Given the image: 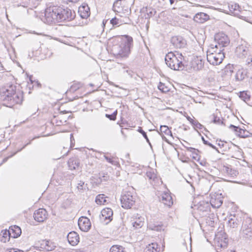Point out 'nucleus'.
<instances>
[{"label": "nucleus", "instance_id": "1", "mask_svg": "<svg viewBox=\"0 0 252 252\" xmlns=\"http://www.w3.org/2000/svg\"><path fill=\"white\" fill-rule=\"evenodd\" d=\"M47 22L51 24L56 22L70 21L75 17V13L68 7L53 6L47 7L45 11Z\"/></svg>", "mask_w": 252, "mask_h": 252}, {"label": "nucleus", "instance_id": "2", "mask_svg": "<svg viewBox=\"0 0 252 252\" xmlns=\"http://www.w3.org/2000/svg\"><path fill=\"white\" fill-rule=\"evenodd\" d=\"M23 94L20 91H16V86L8 84L0 89V99L4 104L9 107L21 104L23 101Z\"/></svg>", "mask_w": 252, "mask_h": 252}, {"label": "nucleus", "instance_id": "3", "mask_svg": "<svg viewBox=\"0 0 252 252\" xmlns=\"http://www.w3.org/2000/svg\"><path fill=\"white\" fill-rule=\"evenodd\" d=\"M185 58L179 52H170L165 57V62L167 65L174 70H182L184 68L183 61Z\"/></svg>", "mask_w": 252, "mask_h": 252}, {"label": "nucleus", "instance_id": "4", "mask_svg": "<svg viewBox=\"0 0 252 252\" xmlns=\"http://www.w3.org/2000/svg\"><path fill=\"white\" fill-rule=\"evenodd\" d=\"M212 45L207 51V61L213 65H217L221 63L224 58L223 49L218 48L217 45Z\"/></svg>", "mask_w": 252, "mask_h": 252}, {"label": "nucleus", "instance_id": "5", "mask_svg": "<svg viewBox=\"0 0 252 252\" xmlns=\"http://www.w3.org/2000/svg\"><path fill=\"white\" fill-rule=\"evenodd\" d=\"M133 39L131 36L126 35L122 38L121 44L118 48V52H115L114 55L122 58H126L130 52V48L132 46Z\"/></svg>", "mask_w": 252, "mask_h": 252}, {"label": "nucleus", "instance_id": "6", "mask_svg": "<svg viewBox=\"0 0 252 252\" xmlns=\"http://www.w3.org/2000/svg\"><path fill=\"white\" fill-rule=\"evenodd\" d=\"M135 196L130 191H125L121 196L122 207L125 209H130L135 204Z\"/></svg>", "mask_w": 252, "mask_h": 252}, {"label": "nucleus", "instance_id": "7", "mask_svg": "<svg viewBox=\"0 0 252 252\" xmlns=\"http://www.w3.org/2000/svg\"><path fill=\"white\" fill-rule=\"evenodd\" d=\"M241 234L243 237L247 238L252 236V221L251 219H248L243 222Z\"/></svg>", "mask_w": 252, "mask_h": 252}, {"label": "nucleus", "instance_id": "8", "mask_svg": "<svg viewBox=\"0 0 252 252\" xmlns=\"http://www.w3.org/2000/svg\"><path fill=\"white\" fill-rule=\"evenodd\" d=\"M215 40L217 43L218 48L222 49L227 46L229 43V39L228 36L224 33H219L215 35Z\"/></svg>", "mask_w": 252, "mask_h": 252}, {"label": "nucleus", "instance_id": "9", "mask_svg": "<svg viewBox=\"0 0 252 252\" xmlns=\"http://www.w3.org/2000/svg\"><path fill=\"white\" fill-rule=\"evenodd\" d=\"M113 212L110 208H106L101 211L100 220L105 224L109 223L113 220Z\"/></svg>", "mask_w": 252, "mask_h": 252}, {"label": "nucleus", "instance_id": "10", "mask_svg": "<svg viewBox=\"0 0 252 252\" xmlns=\"http://www.w3.org/2000/svg\"><path fill=\"white\" fill-rule=\"evenodd\" d=\"M236 53L240 58H245L248 56L249 57H252L251 55L252 51L249 48L241 45L238 46L236 49Z\"/></svg>", "mask_w": 252, "mask_h": 252}, {"label": "nucleus", "instance_id": "11", "mask_svg": "<svg viewBox=\"0 0 252 252\" xmlns=\"http://www.w3.org/2000/svg\"><path fill=\"white\" fill-rule=\"evenodd\" d=\"M79 228L83 231L87 232L91 227L90 220L87 217H82L79 218L78 222Z\"/></svg>", "mask_w": 252, "mask_h": 252}, {"label": "nucleus", "instance_id": "12", "mask_svg": "<svg viewBox=\"0 0 252 252\" xmlns=\"http://www.w3.org/2000/svg\"><path fill=\"white\" fill-rule=\"evenodd\" d=\"M33 218L38 222H43L47 218V212L45 209L40 208L35 211Z\"/></svg>", "mask_w": 252, "mask_h": 252}, {"label": "nucleus", "instance_id": "13", "mask_svg": "<svg viewBox=\"0 0 252 252\" xmlns=\"http://www.w3.org/2000/svg\"><path fill=\"white\" fill-rule=\"evenodd\" d=\"M229 127L235 131L236 135L241 138L248 137L250 134V133L247 130L241 128L233 125H230Z\"/></svg>", "mask_w": 252, "mask_h": 252}, {"label": "nucleus", "instance_id": "14", "mask_svg": "<svg viewBox=\"0 0 252 252\" xmlns=\"http://www.w3.org/2000/svg\"><path fill=\"white\" fill-rule=\"evenodd\" d=\"M172 44L177 48L184 47L186 45V41L182 36H173L171 39Z\"/></svg>", "mask_w": 252, "mask_h": 252}, {"label": "nucleus", "instance_id": "15", "mask_svg": "<svg viewBox=\"0 0 252 252\" xmlns=\"http://www.w3.org/2000/svg\"><path fill=\"white\" fill-rule=\"evenodd\" d=\"M67 238L68 243L72 246H76L79 242V236L75 231L70 232Z\"/></svg>", "mask_w": 252, "mask_h": 252}, {"label": "nucleus", "instance_id": "16", "mask_svg": "<svg viewBox=\"0 0 252 252\" xmlns=\"http://www.w3.org/2000/svg\"><path fill=\"white\" fill-rule=\"evenodd\" d=\"M144 219L139 216L138 214H137L135 216H134L131 220L133 226L135 228H141L144 224Z\"/></svg>", "mask_w": 252, "mask_h": 252}, {"label": "nucleus", "instance_id": "17", "mask_svg": "<svg viewBox=\"0 0 252 252\" xmlns=\"http://www.w3.org/2000/svg\"><path fill=\"white\" fill-rule=\"evenodd\" d=\"M160 201L167 206H171L173 204L172 198L167 192L162 193L159 197Z\"/></svg>", "mask_w": 252, "mask_h": 252}, {"label": "nucleus", "instance_id": "18", "mask_svg": "<svg viewBox=\"0 0 252 252\" xmlns=\"http://www.w3.org/2000/svg\"><path fill=\"white\" fill-rule=\"evenodd\" d=\"M78 12L82 18L86 19L90 15V7L87 4L82 5L79 7Z\"/></svg>", "mask_w": 252, "mask_h": 252}, {"label": "nucleus", "instance_id": "19", "mask_svg": "<svg viewBox=\"0 0 252 252\" xmlns=\"http://www.w3.org/2000/svg\"><path fill=\"white\" fill-rule=\"evenodd\" d=\"M210 19L209 16L203 12H199L195 14L194 20L199 23H203Z\"/></svg>", "mask_w": 252, "mask_h": 252}, {"label": "nucleus", "instance_id": "20", "mask_svg": "<svg viewBox=\"0 0 252 252\" xmlns=\"http://www.w3.org/2000/svg\"><path fill=\"white\" fill-rule=\"evenodd\" d=\"M9 232L11 233V237L14 238L20 236L22 232L20 227L17 225L11 226L9 228Z\"/></svg>", "mask_w": 252, "mask_h": 252}, {"label": "nucleus", "instance_id": "21", "mask_svg": "<svg viewBox=\"0 0 252 252\" xmlns=\"http://www.w3.org/2000/svg\"><path fill=\"white\" fill-rule=\"evenodd\" d=\"M68 164L70 170H75L79 168L80 165V160L77 158H70L68 161Z\"/></svg>", "mask_w": 252, "mask_h": 252}, {"label": "nucleus", "instance_id": "22", "mask_svg": "<svg viewBox=\"0 0 252 252\" xmlns=\"http://www.w3.org/2000/svg\"><path fill=\"white\" fill-rule=\"evenodd\" d=\"M223 201L220 196L211 197L210 203L212 207L215 208H219L222 204Z\"/></svg>", "mask_w": 252, "mask_h": 252}, {"label": "nucleus", "instance_id": "23", "mask_svg": "<svg viewBox=\"0 0 252 252\" xmlns=\"http://www.w3.org/2000/svg\"><path fill=\"white\" fill-rule=\"evenodd\" d=\"M222 171L231 177L236 176L238 174L237 171L231 168V166H223L222 169Z\"/></svg>", "mask_w": 252, "mask_h": 252}, {"label": "nucleus", "instance_id": "24", "mask_svg": "<svg viewBox=\"0 0 252 252\" xmlns=\"http://www.w3.org/2000/svg\"><path fill=\"white\" fill-rule=\"evenodd\" d=\"M247 71L243 68H241V69H239L238 71H237L236 75H235V79L237 81H242L244 79L245 77L247 75Z\"/></svg>", "mask_w": 252, "mask_h": 252}, {"label": "nucleus", "instance_id": "25", "mask_svg": "<svg viewBox=\"0 0 252 252\" xmlns=\"http://www.w3.org/2000/svg\"><path fill=\"white\" fill-rule=\"evenodd\" d=\"M229 8L230 11L235 15H238L239 12L240 11V7L239 5L236 3H233L231 4H229Z\"/></svg>", "mask_w": 252, "mask_h": 252}, {"label": "nucleus", "instance_id": "26", "mask_svg": "<svg viewBox=\"0 0 252 252\" xmlns=\"http://www.w3.org/2000/svg\"><path fill=\"white\" fill-rule=\"evenodd\" d=\"M54 246L50 241L43 240L41 243V248L48 251H52Z\"/></svg>", "mask_w": 252, "mask_h": 252}, {"label": "nucleus", "instance_id": "27", "mask_svg": "<svg viewBox=\"0 0 252 252\" xmlns=\"http://www.w3.org/2000/svg\"><path fill=\"white\" fill-rule=\"evenodd\" d=\"M239 97L246 103L249 104V103L251 100V96L248 94L247 91L241 92L240 93Z\"/></svg>", "mask_w": 252, "mask_h": 252}, {"label": "nucleus", "instance_id": "28", "mask_svg": "<svg viewBox=\"0 0 252 252\" xmlns=\"http://www.w3.org/2000/svg\"><path fill=\"white\" fill-rule=\"evenodd\" d=\"M158 244L157 243H152L149 244L145 249V252H159L158 251Z\"/></svg>", "mask_w": 252, "mask_h": 252}, {"label": "nucleus", "instance_id": "29", "mask_svg": "<svg viewBox=\"0 0 252 252\" xmlns=\"http://www.w3.org/2000/svg\"><path fill=\"white\" fill-rule=\"evenodd\" d=\"M104 158L107 160V162L111 163V164L115 166H118L119 165V161H118V158H115L114 157L110 158L105 155L104 156Z\"/></svg>", "mask_w": 252, "mask_h": 252}, {"label": "nucleus", "instance_id": "30", "mask_svg": "<svg viewBox=\"0 0 252 252\" xmlns=\"http://www.w3.org/2000/svg\"><path fill=\"white\" fill-rule=\"evenodd\" d=\"M109 252H125V248L123 247L118 245H113L111 247Z\"/></svg>", "mask_w": 252, "mask_h": 252}, {"label": "nucleus", "instance_id": "31", "mask_svg": "<svg viewBox=\"0 0 252 252\" xmlns=\"http://www.w3.org/2000/svg\"><path fill=\"white\" fill-rule=\"evenodd\" d=\"M160 130L161 133H164L166 135H170L171 137H173L172 132L167 126H161L160 127Z\"/></svg>", "mask_w": 252, "mask_h": 252}, {"label": "nucleus", "instance_id": "32", "mask_svg": "<svg viewBox=\"0 0 252 252\" xmlns=\"http://www.w3.org/2000/svg\"><path fill=\"white\" fill-rule=\"evenodd\" d=\"M104 196V194H98L97 195L95 198V202L99 205L104 204L106 202V200Z\"/></svg>", "mask_w": 252, "mask_h": 252}, {"label": "nucleus", "instance_id": "33", "mask_svg": "<svg viewBox=\"0 0 252 252\" xmlns=\"http://www.w3.org/2000/svg\"><path fill=\"white\" fill-rule=\"evenodd\" d=\"M110 24L112 25V27H119L122 24V22L121 20L115 17L110 21Z\"/></svg>", "mask_w": 252, "mask_h": 252}, {"label": "nucleus", "instance_id": "34", "mask_svg": "<svg viewBox=\"0 0 252 252\" xmlns=\"http://www.w3.org/2000/svg\"><path fill=\"white\" fill-rule=\"evenodd\" d=\"M214 216L213 214H211L210 216H208L206 219V223L212 227L214 226L215 220L213 218Z\"/></svg>", "mask_w": 252, "mask_h": 252}, {"label": "nucleus", "instance_id": "35", "mask_svg": "<svg viewBox=\"0 0 252 252\" xmlns=\"http://www.w3.org/2000/svg\"><path fill=\"white\" fill-rule=\"evenodd\" d=\"M218 145L220 148H223V151H226L229 149L228 143L226 142L220 140Z\"/></svg>", "mask_w": 252, "mask_h": 252}, {"label": "nucleus", "instance_id": "36", "mask_svg": "<svg viewBox=\"0 0 252 252\" xmlns=\"http://www.w3.org/2000/svg\"><path fill=\"white\" fill-rule=\"evenodd\" d=\"M158 89L163 93L168 92L169 90V88L165 86V84L160 82L158 86Z\"/></svg>", "mask_w": 252, "mask_h": 252}, {"label": "nucleus", "instance_id": "37", "mask_svg": "<svg viewBox=\"0 0 252 252\" xmlns=\"http://www.w3.org/2000/svg\"><path fill=\"white\" fill-rule=\"evenodd\" d=\"M156 13V10L153 8H147V17L146 18H150V17L154 16Z\"/></svg>", "mask_w": 252, "mask_h": 252}, {"label": "nucleus", "instance_id": "38", "mask_svg": "<svg viewBox=\"0 0 252 252\" xmlns=\"http://www.w3.org/2000/svg\"><path fill=\"white\" fill-rule=\"evenodd\" d=\"M121 0H117L115 1L113 4V9L115 12H120V8L119 7V4Z\"/></svg>", "mask_w": 252, "mask_h": 252}, {"label": "nucleus", "instance_id": "39", "mask_svg": "<svg viewBox=\"0 0 252 252\" xmlns=\"http://www.w3.org/2000/svg\"><path fill=\"white\" fill-rule=\"evenodd\" d=\"M228 224L232 228H235L237 226V223L236 222V221L232 218L229 220Z\"/></svg>", "mask_w": 252, "mask_h": 252}, {"label": "nucleus", "instance_id": "40", "mask_svg": "<svg viewBox=\"0 0 252 252\" xmlns=\"http://www.w3.org/2000/svg\"><path fill=\"white\" fill-rule=\"evenodd\" d=\"M202 140L203 141V143L205 145H208L209 147L213 148V149H215V150H217V149L216 148V147L215 146H214L211 143L209 142L208 141L206 140L203 137H202Z\"/></svg>", "mask_w": 252, "mask_h": 252}, {"label": "nucleus", "instance_id": "41", "mask_svg": "<svg viewBox=\"0 0 252 252\" xmlns=\"http://www.w3.org/2000/svg\"><path fill=\"white\" fill-rule=\"evenodd\" d=\"M183 145L185 148H186L187 149L188 151L191 152L192 153V154H193V153H194V152H199V151L196 149H195V148H192V147H188L187 146H185V145H184V144H183Z\"/></svg>", "mask_w": 252, "mask_h": 252}, {"label": "nucleus", "instance_id": "42", "mask_svg": "<svg viewBox=\"0 0 252 252\" xmlns=\"http://www.w3.org/2000/svg\"><path fill=\"white\" fill-rule=\"evenodd\" d=\"M192 125L196 128L199 129H202L203 127V126L200 124L197 120H194L192 123Z\"/></svg>", "mask_w": 252, "mask_h": 252}, {"label": "nucleus", "instance_id": "43", "mask_svg": "<svg viewBox=\"0 0 252 252\" xmlns=\"http://www.w3.org/2000/svg\"><path fill=\"white\" fill-rule=\"evenodd\" d=\"M137 131L140 133L141 134H142V135H143V136L145 138V139L146 140H148V136L147 135V134H146V132H145L142 129V128L141 127H139L138 129H137Z\"/></svg>", "mask_w": 252, "mask_h": 252}, {"label": "nucleus", "instance_id": "44", "mask_svg": "<svg viewBox=\"0 0 252 252\" xmlns=\"http://www.w3.org/2000/svg\"><path fill=\"white\" fill-rule=\"evenodd\" d=\"M3 237L5 238V240H2V241H4V242L6 241V239L7 238L9 239V237H11V233L10 232H9V230L8 231H5L3 233Z\"/></svg>", "mask_w": 252, "mask_h": 252}, {"label": "nucleus", "instance_id": "45", "mask_svg": "<svg viewBox=\"0 0 252 252\" xmlns=\"http://www.w3.org/2000/svg\"><path fill=\"white\" fill-rule=\"evenodd\" d=\"M84 185V182L82 181H80L78 183V186H77V188H78V190H83Z\"/></svg>", "mask_w": 252, "mask_h": 252}, {"label": "nucleus", "instance_id": "46", "mask_svg": "<svg viewBox=\"0 0 252 252\" xmlns=\"http://www.w3.org/2000/svg\"><path fill=\"white\" fill-rule=\"evenodd\" d=\"M198 153L199 152L193 153V154H192V158H193L195 160H198L199 159V157L198 156Z\"/></svg>", "mask_w": 252, "mask_h": 252}, {"label": "nucleus", "instance_id": "47", "mask_svg": "<svg viewBox=\"0 0 252 252\" xmlns=\"http://www.w3.org/2000/svg\"><path fill=\"white\" fill-rule=\"evenodd\" d=\"M29 5V2L28 1H26L25 2H22L21 4H17V6H22L24 7H28Z\"/></svg>", "mask_w": 252, "mask_h": 252}, {"label": "nucleus", "instance_id": "48", "mask_svg": "<svg viewBox=\"0 0 252 252\" xmlns=\"http://www.w3.org/2000/svg\"><path fill=\"white\" fill-rule=\"evenodd\" d=\"M213 122L215 124H220V120L219 118H218L215 116H214Z\"/></svg>", "mask_w": 252, "mask_h": 252}, {"label": "nucleus", "instance_id": "49", "mask_svg": "<svg viewBox=\"0 0 252 252\" xmlns=\"http://www.w3.org/2000/svg\"><path fill=\"white\" fill-rule=\"evenodd\" d=\"M147 176L150 179H154L155 178V175L154 174H152L151 172H147Z\"/></svg>", "mask_w": 252, "mask_h": 252}, {"label": "nucleus", "instance_id": "50", "mask_svg": "<svg viewBox=\"0 0 252 252\" xmlns=\"http://www.w3.org/2000/svg\"><path fill=\"white\" fill-rule=\"evenodd\" d=\"M112 116H113V114H111V115H109V114H106V117L108 118H109L110 120H115L116 119H113V117Z\"/></svg>", "mask_w": 252, "mask_h": 252}, {"label": "nucleus", "instance_id": "51", "mask_svg": "<svg viewBox=\"0 0 252 252\" xmlns=\"http://www.w3.org/2000/svg\"><path fill=\"white\" fill-rule=\"evenodd\" d=\"M187 120L189 121V122L192 124L193 121H194V120L191 118L189 116H187Z\"/></svg>", "mask_w": 252, "mask_h": 252}, {"label": "nucleus", "instance_id": "52", "mask_svg": "<svg viewBox=\"0 0 252 252\" xmlns=\"http://www.w3.org/2000/svg\"><path fill=\"white\" fill-rule=\"evenodd\" d=\"M9 252H23V251H21V250H18V251H16L15 249H11Z\"/></svg>", "mask_w": 252, "mask_h": 252}, {"label": "nucleus", "instance_id": "53", "mask_svg": "<svg viewBox=\"0 0 252 252\" xmlns=\"http://www.w3.org/2000/svg\"><path fill=\"white\" fill-rule=\"evenodd\" d=\"M108 22V20H103L102 24V27H104Z\"/></svg>", "mask_w": 252, "mask_h": 252}, {"label": "nucleus", "instance_id": "54", "mask_svg": "<svg viewBox=\"0 0 252 252\" xmlns=\"http://www.w3.org/2000/svg\"><path fill=\"white\" fill-rule=\"evenodd\" d=\"M37 138V137H35L34 138H33L29 143H28L27 144H26V145H25L24 146V147L22 148V149H24L29 144H30L31 143V141L35 139H36Z\"/></svg>", "mask_w": 252, "mask_h": 252}, {"label": "nucleus", "instance_id": "55", "mask_svg": "<svg viewBox=\"0 0 252 252\" xmlns=\"http://www.w3.org/2000/svg\"><path fill=\"white\" fill-rule=\"evenodd\" d=\"M197 70L200 69L202 67V64L201 63H200L199 64L197 63Z\"/></svg>", "mask_w": 252, "mask_h": 252}, {"label": "nucleus", "instance_id": "56", "mask_svg": "<svg viewBox=\"0 0 252 252\" xmlns=\"http://www.w3.org/2000/svg\"><path fill=\"white\" fill-rule=\"evenodd\" d=\"M112 114L113 115V116H112L113 119H116V116H117V111L116 110L115 112H114Z\"/></svg>", "mask_w": 252, "mask_h": 252}, {"label": "nucleus", "instance_id": "57", "mask_svg": "<svg viewBox=\"0 0 252 252\" xmlns=\"http://www.w3.org/2000/svg\"><path fill=\"white\" fill-rule=\"evenodd\" d=\"M35 2L33 4V5H35V7L36 6V5H37L42 0H34Z\"/></svg>", "mask_w": 252, "mask_h": 252}, {"label": "nucleus", "instance_id": "58", "mask_svg": "<svg viewBox=\"0 0 252 252\" xmlns=\"http://www.w3.org/2000/svg\"><path fill=\"white\" fill-rule=\"evenodd\" d=\"M3 70H4L3 66L1 63H0V71H2Z\"/></svg>", "mask_w": 252, "mask_h": 252}, {"label": "nucleus", "instance_id": "59", "mask_svg": "<svg viewBox=\"0 0 252 252\" xmlns=\"http://www.w3.org/2000/svg\"><path fill=\"white\" fill-rule=\"evenodd\" d=\"M68 0L71 2L76 3V2H78L79 0Z\"/></svg>", "mask_w": 252, "mask_h": 252}, {"label": "nucleus", "instance_id": "60", "mask_svg": "<svg viewBox=\"0 0 252 252\" xmlns=\"http://www.w3.org/2000/svg\"><path fill=\"white\" fill-rule=\"evenodd\" d=\"M159 227L160 228V226H155L154 228H152V229H154V230H159Z\"/></svg>", "mask_w": 252, "mask_h": 252}, {"label": "nucleus", "instance_id": "61", "mask_svg": "<svg viewBox=\"0 0 252 252\" xmlns=\"http://www.w3.org/2000/svg\"><path fill=\"white\" fill-rule=\"evenodd\" d=\"M170 3L172 4L174 2V0H169Z\"/></svg>", "mask_w": 252, "mask_h": 252}, {"label": "nucleus", "instance_id": "62", "mask_svg": "<svg viewBox=\"0 0 252 252\" xmlns=\"http://www.w3.org/2000/svg\"><path fill=\"white\" fill-rule=\"evenodd\" d=\"M163 138H165V141L166 142H167L168 143H169V142L168 141V140H167V139L166 138V137H165H165H163Z\"/></svg>", "mask_w": 252, "mask_h": 252}, {"label": "nucleus", "instance_id": "63", "mask_svg": "<svg viewBox=\"0 0 252 252\" xmlns=\"http://www.w3.org/2000/svg\"><path fill=\"white\" fill-rule=\"evenodd\" d=\"M146 141L149 144V145L151 146V144L150 142V141H149V138H148V140H146Z\"/></svg>", "mask_w": 252, "mask_h": 252}, {"label": "nucleus", "instance_id": "64", "mask_svg": "<svg viewBox=\"0 0 252 252\" xmlns=\"http://www.w3.org/2000/svg\"><path fill=\"white\" fill-rule=\"evenodd\" d=\"M230 252H235V251L230 250Z\"/></svg>", "mask_w": 252, "mask_h": 252}]
</instances>
